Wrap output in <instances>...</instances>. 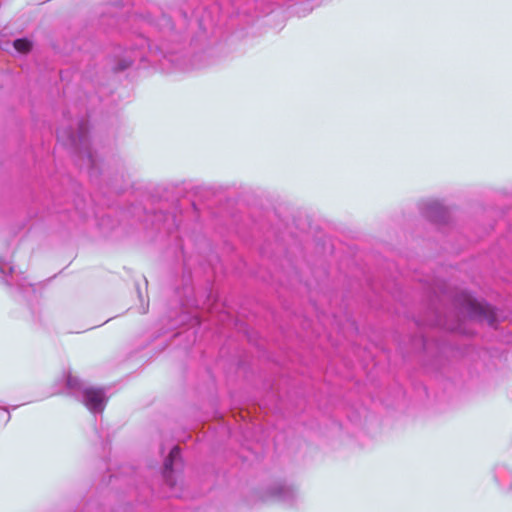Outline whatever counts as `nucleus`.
Here are the masks:
<instances>
[{"label": "nucleus", "mask_w": 512, "mask_h": 512, "mask_svg": "<svg viewBox=\"0 0 512 512\" xmlns=\"http://www.w3.org/2000/svg\"><path fill=\"white\" fill-rule=\"evenodd\" d=\"M191 13L184 7H167L156 18L150 13L141 15L149 25L165 35L159 42L152 43L148 38L138 35L133 45L124 50V54L113 67L115 73L130 68L137 60L158 63L165 72L185 70L188 68L183 53Z\"/></svg>", "instance_id": "obj_1"}, {"label": "nucleus", "mask_w": 512, "mask_h": 512, "mask_svg": "<svg viewBox=\"0 0 512 512\" xmlns=\"http://www.w3.org/2000/svg\"><path fill=\"white\" fill-rule=\"evenodd\" d=\"M464 319L486 322L490 326H495L499 321L494 306L478 300L467 291H461L452 297L450 307L445 306L438 295H432L423 319L417 320L416 325L466 333L462 329Z\"/></svg>", "instance_id": "obj_2"}, {"label": "nucleus", "mask_w": 512, "mask_h": 512, "mask_svg": "<svg viewBox=\"0 0 512 512\" xmlns=\"http://www.w3.org/2000/svg\"><path fill=\"white\" fill-rule=\"evenodd\" d=\"M90 122L81 117L76 127H65L57 130V140L73 155L75 164L85 169L91 181H97L106 172L102 159L94 151L90 138Z\"/></svg>", "instance_id": "obj_3"}, {"label": "nucleus", "mask_w": 512, "mask_h": 512, "mask_svg": "<svg viewBox=\"0 0 512 512\" xmlns=\"http://www.w3.org/2000/svg\"><path fill=\"white\" fill-rule=\"evenodd\" d=\"M66 388L91 413H102L105 409L108 398L103 388L89 386L82 379L71 373H68L66 376Z\"/></svg>", "instance_id": "obj_4"}, {"label": "nucleus", "mask_w": 512, "mask_h": 512, "mask_svg": "<svg viewBox=\"0 0 512 512\" xmlns=\"http://www.w3.org/2000/svg\"><path fill=\"white\" fill-rule=\"evenodd\" d=\"M298 497L297 487L286 479L272 480L260 492L261 500L278 502L287 506L294 505Z\"/></svg>", "instance_id": "obj_5"}, {"label": "nucleus", "mask_w": 512, "mask_h": 512, "mask_svg": "<svg viewBox=\"0 0 512 512\" xmlns=\"http://www.w3.org/2000/svg\"><path fill=\"white\" fill-rule=\"evenodd\" d=\"M419 211L423 218L439 227L448 225L451 219L448 207L437 200L420 203Z\"/></svg>", "instance_id": "obj_6"}, {"label": "nucleus", "mask_w": 512, "mask_h": 512, "mask_svg": "<svg viewBox=\"0 0 512 512\" xmlns=\"http://www.w3.org/2000/svg\"><path fill=\"white\" fill-rule=\"evenodd\" d=\"M413 349L421 351L424 354L432 355L435 365L442 364V354L444 353L443 343L431 339L429 336L420 333L415 335L411 340Z\"/></svg>", "instance_id": "obj_7"}, {"label": "nucleus", "mask_w": 512, "mask_h": 512, "mask_svg": "<svg viewBox=\"0 0 512 512\" xmlns=\"http://www.w3.org/2000/svg\"><path fill=\"white\" fill-rule=\"evenodd\" d=\"M182 464L181 449L178 445H174L165 457L161 471L163 481L170 490L176 486L175 472L177 468L182 467Z\"/></svg>", "instance_id": "obj_8"}, {"label": "nucleus", "mask_w": 512, "mask_h": 512, "mask_svg": "<svg viewBox=\"0 0 512 512\" xmlns=\"http://www.w3.org/2000/svg\"><path fill=\"white\" fill-rule=\"evenodd\" d=\"M494 479L502 489L512 493V461L498 464L494 469Z\"/></svg>", "instance_id": "obj_9"}, {"label": "nucleus", "mask_w": 512, "mask_h": 512, "mask_svg": "<svg viewBox=\"0 0 512 512\" xmlns=\"http://www.w3.org/2000/svg\"><path fill=\"white\" fill-rule=\"evenodd\" d=\"M12 46L17 53L25 55L33 49L34 43L28 37H21L13 40Z\"/></svg>", "instance_id": "obj_10"}, {"label": "nucleus", "mask_w": 512, "mask_h": 512, "mask_svg": "<svg viewBox=\"0 0 512 512\" xmlns=\"http://www.w3.org/2000/svg\"><path fill=\"white\" fill-rule=\"evenodd\" d=\"M188 322H193L195 324H199L200 323V319L199 317L197 316H191L185 312H182L179 316V319L175 320V322L173 323L174 326H177V325H181V324H185V323H188Z\"/></svg>", "instance_id": "obj_11"}, {"label": "nucleus", "mask_w": 512, "mask_h": 512, "mask_svg": "<svg viewBox=\"0 0 512 512\" xmlns=\"http://www.w3.org/2000/svg\"><path fill=\"white\" fill-rule=\"evenodd\" d=\"M169 218H171V220H172V224H171V225H172V226H174V227H177L176 220H175V218H174L172 215H170V214H164V213H162V212H160V213H156V214L154 215V219H155L156 221H160V220H162V219H166V220H168Z\"/></svg>", "instance_id": "obj_12"}, {"label": "nucleus", "mask_w": 512, "mask_h": 512, "mask_svg": "<svg viewBox=\"0 0 512 512\" xmlns=\"http://www.w3.org/2000/svg\"><path fill=\"white\" fill-rule=\"evenodd\" d=\"M0 272L4 275H12L15 272V267L10 264L0 265Z\"/></svg>", "instance_id": "obj_13"}, {"label": "nucleus", "mask_w": 512, "mask_h": 512, "mask_svg": "<svg viewBox=\"0 0 512 512\" xmlns=\"http://www.w3.org/2000/svg\"><path fill=\"white\" fill-rule=\"evenodd\" d=\"M107 3L114 7H124L130 4V0H108Z\"/></svg>", "instance_id": "obj_14"}, {"label": "nucleus", "mask_w": 512, "mask_h": 512, "mask_svg": "<svg viewBox=\"0 0 512 512\" xmlns=\"http://www.w3.org/2000/svg\"><path fill=\"white\" fill-rule=\"evenodd\" d=\"M157 229H158V230H162V227L158 226V227H157ZM163 230H165V231H167V232H170V230H171L170 225H168L167 227L164 225V226H163Z\"/></svg>", "instance_id": "obj_15"}, {"label": "nucleus", "mask_w": 512, "mask_h": 512, "mask_svg": "<svg viewBox=\"0 0 512 512\" xmlns=\"http://www.w3.org/2000/svg\"><path fill=\"white\" fill-rule=\"evenodd\" d=\"M4 411L6 412V422H8L10 420V413H9V410L8 409H4Z\"/></svg>", "instance_id": "obj_16"}, {"label": "nucleus", "mask_w": 512, "mask_h": 512, "mask_svg": "<svg viewBox=\"0 0 512 512\" xmlns=\"http://www.w3.org/2000/svg\"><path fill=\"white\" fill-rule=\"evenodd\" d=\"M5 283H6L8 286H12V285H13V283H12V282H10L8 279H5Z\"/></svg>", "instance_id": "obj_17"}, {"label": "nucleus", "mask_w": 512, "mask_h": 512, "mask_svg": "<svg viewBox=\"0 0 512 512\" xmlns=\"http://www.w3.org/2000/svg\"><path fill=\"white\" fill-rule=\"evenodd\" d=\"M17 286H18V288H19L20 290H22V289H23V287H24V283H19V284H17Z\"/></svg>", "instance_id": "obj_18"}, {"label": "nucleus", "mask_w": 512, "mask_h": 512, "mask_svg": "<svg viewBox=\"0 0 512 512\" xmlns=\"http://www.w3.org/2000/svg\"><path fill=\"white\" fill-rule=\"evenodd\" d=\"M199 25H200V27L206 29V27L204 26V23L202 21L199 23Z\"/></svg>", "instance_id": "obj_19"}]
</instances>
